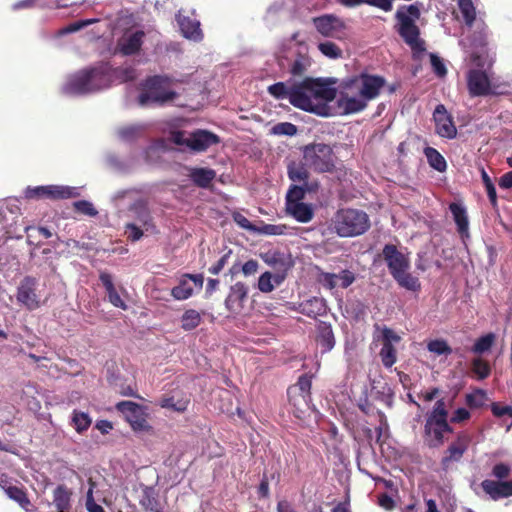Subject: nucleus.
I'll list each match as a JSON object with an SVG mask.
<instances>
[{"instance_id":"nucleus-1","label":"nucleus","mask_w":512,"mask_h":512,"mask_svg":"<svg viewBox=\"0 0 512 512\" xmlns=\"http://www.w3.org/2000/svg\"><path fill=\"white\" fill-rule=\"evenodd\" d=\"M275 99H288L289 103L300 110L327 116L326 104H316L314 100L331 102L336 98L337 90L321 78L305 77L302 81L276 82L267 88Z\"/></svg>"},{"instance_id":"nucleus-2","label":"nucleus","mask_w":512,"mask_h":512,"mask_svg":"<svg viewBox=\"0 0 512 512\" xmlns=\"http://www.w3.org/2000/svg\"><path fill=\"white\" fill-rule=\"evenodd\" d=\"M420 6V2L402 5L395 13L397 32L411 48L414 60H419L426 51L425 41L420 38V28L416 25V20L421 16Z\"/></svg>"},{"instance_id":"nucleus-3","label":"nucleus","mask_w":512,"mask_h":512,"mask_svg":"<svg viewBox=\"0 0 512 512\" xmlns=\"http://www.w3.org/2000/svg\"><path fill=\"white\" fill-rule=\"evenodd\" d=\"M106 64L100 63L73 74L63 87L66 94L84 95L109 88Z\"/></svg>"},{"instance_id":"nucleus-4","label":"nucleus","mask_w":512,"mask_h":512,"mask_svg":"<svg viewBox=\"0 0 512 512\" xmlns=\"http://www.w3.org/2000/svg\"><path fill=\"white\" fill-rule=\"evenodd\" d=\"M177 82L173 77L167 75H154L146 78L141 84V92L138 96L140 106L158 105L173 101L178 94L169 90V87Z\"/></svg>"},{"instance_id":"nucleus-5","label":"nucleus","mask_w":512,"mask_h":512,"mask_svg":"<svg viewBox=\"0 0 512 512\" xmlns=\"http://www.w3.org/2000/svg\"><path fill=\"white\" fill-rule=\"evenodd\" d=\"M334 228L340 237H354L365 233L370 227L368 215L358 209H340L334 216Z\"/></svg>"},{"instance_id":"nucleus-6","label":"nucleus","mask_w":512,"mask_h":512,"mask_svg":"<svg viewBox=\"0 0 512 512\" xmlns=\"http://www.w3.org/2000/svg\"><path fill=\"white\" fill-rule=\"evenodd\" d=\"M305 164L316 172L326 173L335 170V155L330 145L311 143L303 148Z\"/></svg>"},{"instance_id":"nucleus-7","label":"nucleus","mask_w":512,"mask_h":512,"mask_svg":"<svg viewBox=\"0 0 512 512\" xmlns=\"http://www.w3.org/2000/svg\"><path fill=\"white\" fill-rule=\"evenodd\" d=\"M385 85L386 79L383 76L362 72L347 81L343 88L357 92L369 103L380 95Z\"/></svg>"},{"instance_id":"nucleus-8","label":"nucleus","mask_w":512,"mask_h":512,"mask_svg":"<svg viewBox=\"0 0 512 512\" xmlns=\"http://www.w3.org/2000/svg\"><path fill=\"white\" fill-rule=\"evenodd\" d=\"M24 196L28 200H62L77 196V192L73 187L62 185L28 186L24 191Z\"/></svg>"},{"instance_id":"nucleus-9","label":"nucleus","mask_w":512,"mask_h":512,"mask_svg":"<svg viewBox=\"0 0 512 512\" xmlns=\"http://www.w3.org/2000/svg\"><path fill=\"white\" fill-rule=\"evenodd\" d=\"M471 441V435L465 431H461L456 435L455 440L448 445L441 458L440 465L443 471L447 472L453 463L461 461L464 454L468 451Z\"/></svg>"},{"instance_id":"nucleus-10","label":"nucleus","mask_w":512,"mask_h":512,"mask_svg":"<svg viewBox=\"0 0 512 512\" xmlns=\"http://www.w3.org/2000/svg\"><path fill=\"white\" fill-rule=\"evenodd\" d=\"M316 31L325 38L342 40L345 35L346 24L334 14H323L312 18Z\"/></svg>"},{"instance_id":"nucleus-11","label":"nucleus","mask_w":512,"mask_h":512,"mask_svg":"<svg viewBox=\"0 0 512 512\" xmlns=\"http://www.w3.org/2000/svg\"><path fill=\"white\" fill-rule=\"evenodd\" d=\"M116 409L125 416L134 431H149L151 429L146 414L139 404L132 401H121L116 404Z\"/></svg>"},{"instance_id":"nucleus-12","label":"nucleus","mask_w":512,"mask_h":512,"mask_svg":"<svg viewBox=\"0 0 512 512\" xmlns=\"http://www.w3.org/2000/svg\"><path fill=\"white\" fill-rule=\"evenodd\" d=\"M37 285L38 281L35 277L25 276L17 288L16 298L18 303L31 311L40 307V299L37 295Z\"/></svg>"},{"instance_id":"nucleus-13","label":"nucleus","mask_w":512,"mask_h":512,"mask_svg":"<svg viewBox=\"0 0 512 512\" xmlns=\"http://www.w3.org/2000/svg\"><path fill=\"white\" fill-rule=\"evenodd\" d=\"M453 428L449 425L447 419L426 417L424 425V434L428 438L430 447H439L444 443V434L452 433Z\"/></svg>"},{"instance_id":"nucleus-14","label":"nucleus","mask_w":512,"mask_h":512,"mask_svg":"<svg viewBox=\"0 0 512 512\" xmlns=\"http://www.w3.org/2000/svg\"><path fill=\"white\" fill-rule=\"evenodd\" d=\"M382 256L387 264L388 270L392 276L409 270L410 261L398 248L393 244H386L382 250Z\"/></svg>"},{"instance_id":"nucleus-15","label":"nucleus","mask_w":512,"mask_h":512,"mask_svg":"<svg viewBox=\"0 0 512 512\" xmlns=\"http://www.w3.org/2000/svg\"><path fill=\"white\" fill-rule=\"evenodd\" d=\"M467 88L471 97L487 96L492 93L489 77L480 69H471L468 72Z\"/></svg>"},{"instance_id":"nucleus-16","label":"nucleus","mask_w":512,"mask_h":512,"mask_svg":"<svg viewBox=\"0 0 512 512\" xmlns=\"http://www.w3.org/2000/svg\"><path fill=\"white\" fill-rule=\"evenodd\" d=\"M337 106L343 114L348 115L363 111L368 106V102L357 92H351L344 88L337 99Z\"/></svg>"},{"instance_id":"nucleus-17","label":"nucleus","mask_w":512,"mask_h":512,"mask_svg":"<svg viewBox=\"0 0 512 512\" xmlns=\"http://www.w3.org/2000/svg\"><path fill=\"white\" fill-rule=\"evenodd\" d=\"M433 119L435 122V131L439 136L449 139L456 136L457 129L444 105L439 104L436 106Z\"/></svg>"},{"instance_id":"nucleus-18","label":"nucleus","mask_w":512,"mask_h":512,"mask_svg":"<svg viewBox=\"0 0 512 512\" xmlns=\"http://www.w3.org/2000/svg\"><path fill=\"white\" fill-rule=\"evenodd\" d=\"M248 286L243 282H236L229 289L225 299V306L231 313L238 314L244 308V302L248 298Z\"/></svg>"},{"instance_id":"nucleus-19","label":"nucleus","mask_w":512,"mask_h":512,"mask_svg":"<svg viewBox=\"0 0 512 512\" xmlns=\"http://www.w3.org/2000/svg\"><path fill=\"white\" fill-rule=\"evenodd\" d=\"M219 143V136L208 130L197 129L189 134V149L194 152H204Z\"/></svg>"},{"instance_id":"nucleus-20","label":"nucleus","mask_w":512,"mask_h":512,"mask_svg":"<svg viewBox=\"0 0 512 512\" xmlns=\"http://www.w3.org/2000/svg\"><path fill=\"white\" fill-rule=\"evenodd\" d=\"M483 492L493 501L512 496V480L497 481L485 479L480 484Z\"/></svg>"},{"instance_id":"nucleus-21","label":"nucleus","mask_w":512,"mask_h":512,"mask_svg":"<svg viewBox=\"0 0 512 512\" xmlns=\"http://www.w3.org/2000/svg\"><path fill=\"white\" fill-rule=\"evenodd\" d=\"M144 37L145 33L142 30L125 33L118 39L116 49L124 56L134 55L140 51Z\"/></svg>"},{"instance_id":"nucleus-22","label":"nucleus","mask_w":512,"mask_h":512,"mask_svg":"<svg viewBox=\"0 0 512 512\" xmlns=\"http://www.w3.org/2000/svg\"><path fill=\"white\" fill-rule=\"evenodd\" d=\"M176 21L179 25L182 35L189 40L200 42L204 38L201 30L200 21L196 18L183 15L181 11L176 14Z\"/></svg>"},{"instance_id":"nucleus-23","label":"nucleus","mask_w":512,"mask_h":512,"mask_svg":"<svg viewBox=\"0 0 512 512\" xmlns=\"http://www.w3.org/2000/svg\"><path fill=\"white\" fill-rule=\"evenodd\" d=\"M106 64L107 78H109V87L112 85L122 84L133 81L136 78V70L131 66L113 67L109 63Z\"/></svg>"},{"instance_id":"nucleus-24","label":"nucleus","mask_w":512,"mask_h":512,"mask_svg":"<svg viewBox=\"0 0 512 512\" xmlns=\"http://www.w3.org/2000/svg\"><path fill=\"white\" fill-rule=\"evenodd\" d=\"M449 210L452 213L453 220L457 226V231L462 237L469 236V220L466 208L456 202L449 204Z\"/></svg>"},{"instance_id":"nucleus-25","label":"nucleus","mask_w":512,"mask_h":512,"mask_svg":"<svg viewBox=\"0 0 512 512\" xmlns=\"http://www.w3.org/2000/svg\"><path fill=\"white\" fill-rule=\"evenodd\" d=\"M99 279H100L101 283L103 284V286L105 287L109 302L114 307L126 310L128 308V306L124 302V300H122L120 295L118 294V292L114 286V283H113L112 275L109 274L108 272L102 271L99 274Z\"/></svg>"},{"instance_id":"nucleus-26","label":"nucleus","mask_w":512,"mask_h":512,"mask_svg":"<svg viewBox=\"0 0 512 512\" xmlns=\"http://www.w3.org/2000/svg\"><path fill=\"white\" fill-rule=\"evenodd\" d=\"M72 490L66 485H58L53 491V504L57 512H70L72 508Z\"/></svg>"},{"instance_id":"nucleus-27","label":"nucleus","mask_w":512,"mask_h":512,"mask_svg":"<svg viewBox=\"0 0 512 512\" xmlns=\"http://www.w3.org/2000/svg\"><path fill=\"white\" fill-rule=\"evenodd\" d=\"M287 395L289 398L290 404L295 408V416L297 418H302V416L310 410V406L312 403V397L306 395L304 393H300L298 391L292 392V389L288 388Z\"/></svg>"},{"instance_id":"nucleus-28","label":"nucleus","mask_w":512,"mask_h":512,"mask_svg":"<svg viewBox=\"0 0 512 512\" xmlns=\"http://www.w3.org/2000/svg\"><path fill=\"white\" fill-rule=\"evenodd\" d=\"M316 341L322 347L323 352H328L335 346V337L331 324L320 322L317 325Z\"/></svg>"},{"instance_id":"nucleus-29","label":"nucleus","mask_w":512,"mask_h":512,"mask_svg":"<svg viewBox=\"0 0 512 512\" xmlns=\"http://www.w3.org/2000/svg\"><path fill=\"white\" fill-rule=\"evenodd\" d=\"M191 181L200 188L210 187L216 177V172L210 168H191L189 172Z\"/></svg>"},{"instance_id":"nucleus-30","label":"nucleus","mask_w":512,"mask_h":512,"mask_svg":"<svg viewBox=\"0 0 512 512\" xmlns=\"http://www.w3.org/2000/svg\"><path fill=\"white\" fill-rule=\"evenodd\" d=\"M311 66V58L308 53V48L303 47L302 50H298L295 59L290 65L289 72L292 76H302L306 73L307 69Z\"/></svg>"},{"instance_id":"nucleus-31","label":"nucleus","mask_w":512,"mask_h":512,"mask_svg":"<svg viewBox=\"0 0 512 512\" xmlns=\"http://www.w3.org/2000/svg\"><path fill=\"white\" fill-rule=\"evenodd\" d=\"M4 491L8 498L16 502L22 509L25 511L30 510L32 503L24 486L9 485L4 488Z\"/></svg>"},{"instance_id":"nucleus-32","label":"nucleus","mask_w":512,"mask_h":512,"mask_svg":"<svg viewBox=\"0 0 512 512\" xmlns=\"http://www.w3.org/2000/svg\"><path fill=\"white\" fill-rule=\"evenodd\" d=\"M285 279L284 274H275L266 271L260 275L258 279V289L262 293H270L274 290L275 286H279Z\"/></svg>"},{"instance_id":"nucleus-33","label":"nucleus","mask_w":512,"mask_h":512,"mask_svg":"<svg viewBox=\"0 0 512 512\" xmlns=\"http://www.w3.org/2000/svg\"><path fill=\"white\" fill-rule=\"evenodd\" d=\"M140 505L150 512H162V507L158 496L152 487H146L140 499Z\"/></svg>"},{"instance_id":"nucleus-34","label":"nucleus","mask_w":512,"mask_h":512,"mask_svg":"<svg viewBox=\"0 0 512 512\" xmlns=\"http://www.w3.org/2000/svg\"><path fill=\"white\" fill-rule=\"evenodd\" d=\"M131 210L135 214L136 224L142 226L147 231L154 228L153 218L151 216L150 210L145 204H135Z\"/></svg>"},{"instance_id":"nucleus-35","label":"nucleus","mask_w":512,"mask_h":512,"mask_svg":"<svg viewBox=\"0 0 512 512\" xmlns=\"http://www.w3.org/2000/svg\"><path fill=\"white\" fill-rule=\"evenodd\" d=\"M338 3L345 7H357L362 4H367L379 8L385 12H389L393 8L394 0H337Z\"/></svg>"},{"instance_id":"nucleus-36","label":"nucleus","mask_w":512,"mask_h":512,"mask_svg":"<svg viewBox=\"0 0 512 512\" xmlns=\"http://www.w3.org/2000/svg\"><path fill=\"white\" fill-rule=\"evenodd\" d=\"M471 61L480 69H489L494 63V54L490 52L489 48L473 50Z\"/></svg>"},{"instance_id":"nucleus-37","label":"nucleus","mask_w":512,"mask_h":512,"mask_svg":"<svg viewBox=\"0 0 512 512\" xmlns=\"http://www.w3.org/2000/svg\"><path fill=\"white\" fill-rule=\"evenodd\" d=\"M287 209L297 221L302 223L309 222L314 215L311 206L303 202L287 206Z\"/></svg>"},{"instance_id":"nucleus-38","label":"nucleus","mask_w":512,"mask_h":512,"mask_svg":"<svg viewBox=\"0 0 512 512\" xmlns=\"http://www.w3.org/2000/svg\"><path fill=\"white\" fill-rule=\"evenodd\" d=\"M392 277L398 283L399 286L407 290L416 292L419 291L421 288L419 279L413 276L411 273H409L408 270H403L402 272H399L398 274Z\"/></svg>"},{"instance_id":"nucleus-39","label":"nucleus","mask_w":512,"mask_h":512,"mask_svg":"<svg viewBox=\"0 0 512 512\" xmlns=\"http://www.w3.org/2000/svg\"><path fill=\"white\" fill-rule=\"evenodd\" d=\"M471 372L477 380H484L491 374L489 362L481 357H476L471 361Z\"/></svg>"},{"instance_id":"nucleus-40","label":"nucleus","mask_w":512,"mask_h":512,"mask_svg":"<svg viewBox=\"0 0 512 512\" xmlns=\"http://www.w3.org/2000/svg\"><path fill=\"white\" fill-rule=\"evenodd\" d=\"M171 295L176 300H186L193 295V287L185 274L179 280V284L172 288Z\"/></svg>"},{"instance_id":"nucleus-41","label":"nucleus","mask_w":512,"mask_h":512,"mask_svg":"<svg viewBox=\"0 0 512 512\" xmlns=\"http://www.w3.org/2000/svg\"><path fill=\"white\" fill-rule=\"evenodd\" d=\"M202 321L201 314L195 309L186 310L181 317V328L191 331L198 327Z\"/></svg>"},{"instance_id":"nucleus-42","label":"nucleus","mask_w":512,"mask_h":512,"mask_svg":"<svg viewBox=\"0 0 512 512\" xmlns=\"http://www.w3.org/2000/svg\"><path fill=\"white\" fill-rule=\"evenodd\" d=\"M429 165L439 172L446 170L447 164L445 158L433 147H427L424 150Z\"/></svg>"},{"instance_id":"nucleus-43","label":"nucleus","mask_w":512,"mask_h":512,"mask_svg":"<svg viewBox=\"0 0 512 512\" xmlns=\"http://www.w3.org/2000/svg\"><path fill=\"white\" fill-rule=\"evenodd\" d=\"M496 340V335L492 332L479 337L471 348L474 354H483L491 350Z\"/></svg>"},{"instance_id":"nucleus-44","label":"nucleus","mask_w":512,"mask_h":512,"mask_svg":"<svg viewBox=\"0 0 512 512\" xmlns=\"http://www.w3.org/2000/svg\"><path fill=\"white\" fill-rule=\"evenodd\" d=\"M262 259L266 264L274 268L287 270L290 266L285 255L279 251L265 253L262 255Z\"/></svg>"},{"instance_id":"nucleus-45","label":"nucleus","mask_w":512,"mask_h":512,"mask_svg":"<svg viewBox=\"0 0 512 512\" xmlns=\"http://www.w3.org/2000/svg\"><path fill=\"white\" fill-rule=\"evenodd\" d=\"M71 422L76 432L82 434L88 430L92 420L87 413L74 410L72 413Z\"/></svg>"},{"instance_id":"nucleus-46","label":"nucleus","mask_w":512,"mask_h":512,"mask_svg":"<svg viewBox=\"0 0 512 512\" xmlns=\"http://www.w3.org/2000/svg\"><path fill=\"white\" fill-rule=\"evenodd\" d=\"M458 6L468 27H472L476 19V9L472 0H458Z\"/></svg>"},{"instance_id":"nucleus-47","label":"nucleus","mask_w":512,"mask_h":512,"mask_svg":"<svg viewBox=\"0 0 512 512\" xmlns=\"http://www.w3.org/2000/svg\"><path fill=\"white\" fill-rule=\"evenodd\" d=\"M288 177L293 182H305L308 180L309 172L302 164L290 163L287 168Z\"/></svg>"},{"instance_id":"nucleus-48","label":"nucleus","mask_w":512,"mask_h":512,"mask_svg":"<svg viewBox=\"0 0 512 512\" xmlns=\"http://www.w3.org/2000/svg\"><path fill=\"white\" fill-rule=\"evenodd\" d=\"M318 50L330 59H339L343 55L342 49L334 42L325 41L318 44Z\"/></svg>"},{"instance_id":"nucleus-49","label":"nucleus","mask_w":512,"mask_h":512,"mask_svg":"<svg viewBox=\"0 0 512 512\" xmlns=\"http://www.w3.org/2000/svg\"><path fill=\"white\" fill-rule=\"evenodd\" d=\"M380 357L383 365L387 368L392 367L396 363V349L394 348L392 343H383L382 348L380 350Z\"/></svg>"},{"instance_id":"nucleus-50","label":"nucleus","mask_w":512,"mask_h":512,"mask_svg":"<svg viewBox=\"0 0 512 512\" xmlns=\"http://www.w3.org/2000/svg\"><path fill=\"white\" fill-rule=\"evenodd\" d=\"M473 50L488 48V32L487 27L475 31L470 40Z\"/></svg>"},{"instance_id":"nucleus-51","label":"nucleus","mask_w":512,"mask_h":512,"mask_svg":"<svg viewBox=\"0 0 512 512\" xmlns=\"http://www.w3.org/2000/svg\"><path fill=\"white\" fill-rule=\"evenodd\" d=\"M311 387H312V375L303 374L298 378V381L295 385L290 386L292 392L298 391L300 393H304L306 397L311 396Z\"/></svg>"},{"instance_id":"nucleus-52","label":"nucleus","mask_w":512,"mask_h":512,"mask_svg":"<svg viewBox=\"0 0 512 512\" xmlns=\"http://www.w3.org/2000/svg\"><path fill=\"white\" fill-rule=\"evenodd\" d=\"M427 349L429 352L436 355H449L452 353L451 347L443 339L431 340L427 344Z\"/></svg>"},{"instance_id":"nucleus-53","label":"nucleus","mask_w":512,"mask_h":512,"mask_svg":"<svg viewBox=\"0 0 512 512\" xmlns=\"http://www.w3.org/2000/svg\"><path fill=\"white\" fill-rule=\"evenodd\" d=\"M481 176H482V181L485 186L489 201H490L491 205L494 208H496L498 205L496 188H495L491 178L489 177V175L486 173L485 170H482Z\"/></svg>"},{"instance_id":"nucleus-54","label":"nucleus","mask_w":512,"mask_h":512,"mask_svg":"<svg viewBox=\"0 0 512 512\" xmlns=\"http://www.w3.org/2000/svg\"><path fill=\"white\" fill-rule=\"evenodd\" d=\"M305 194V188L302 187V185H292L286 195L287 206L293 205L294 203H301Z\"/></svg>"},{"instance_id":"nucleus-55","label":"nucleus","mask_w":512,"mask_h":512,"mask_svg":"<svg viewBox=\"0 0 512 512\" xmlns=\"http://www.w3.org/2000/svg\"><path fill=\"white\" fill-rule=\"evenodd\" d=\"M485 392L482 389H477L472 393L466 395V404L470 408H480L484 404Z\"/></svg>"},{"instance_id":"nucleus-56","label":"nucleus","mask_w":512,"mask_h":512,"mask_svg":"<svg viewBox=\"0 0 512 512\" xmlns=\"http://www.w3.org/2000/svg\"><path fill=\"white\" fill-rule=\"evenodd\" d=\"M271 131L275 135L294 136L297 133V127L290 122H281L274 125Z\"/></svg>"},{"instance_id":"nucleus-57","label":"nucleus","mask_w":512,"mask_h":512,"mask_svg":"<svg viewBox=\"0 0 512 512\" xmlns=\"http://www.w3.org/2000/svg\"><path fill=\"white\" fill-rule=\"evenodd\" d=\"M511 467L503 462L497 463L493 466L491 475L496 478L497 481H503L510 476Z\"/></svg>"},{"instance_id":"nucleus-58","label":"nucleus","mask_w":512,"mask_h":512,"mask_svg":"<svg viewBox=\"0 0 512 512\" xmlns=\"http://www.w3.org/2000/svg\"><path fill=\"white\" fill-rule=\"evenodd\" d=\"M429 418H439L448 420V410L444 399H439L434 404L432 411L427 415Z\"/></svg>"},{"instance_id":"nucleus-59","label":"nucleus","mask_w":512,"mask_h":512,"mask_svg":"<svg viewBox=\"0 0 512 512\" xmlns=\"http://www.w3.org/2000/svg\"><path fill=\"white\" fill-rule=\"evenodd\" d=\"M336 279L339 287L346 289L354 283L356 277L352 271L344 269L340 273L336 274Z\"/></svg>"},{"instance_id":"nucleus-60","label":"nucleus","mask_w":512,"mask_h":512,"mask_svg":"<svg viewBox=\"0 0 512 512\" xmlns=\"http://www.w3.org/2000/svg\"><path fill=\"white\" fill-rule=\"evenodd\" d=\"M74 208L77 212L91 217L96 216L98 213L93 204L86 200L76 201L74 203Z\"/></svg>"},{"instance_id":"nucleus-61","label":"nucleus","mask_w":512,"mask_h":512,"mask_svg":"<svg viewBox=\"0 0 512 512\" xmlns=\"http://www.w3.org/2000/svg\"><path fill=\"white\" fill-rule=\"evenodd\" d=\"M319 282L328 290H333L336 287H339L335 273L322 272L319 276Z\"/></svg>"},{"instance_id":"nucleus-62","label":"nucleus","mask_w":512,"mask_h":512,"mask_svg":"<svg viewBox=\"0 0 512 512\" xmlns=\"http://www.w3.org/2000/svg\"><path fill=\"white\" fill-rule=\"evenodd\" d=\"M142 226H139L136 223H127L125 225V232L127 234V238L132 241H138L143 236V231L141 229Z\"/></svg>"},{"instance_id":"nucleus-63","label":"nucleus","mask_w":512,"mask_h":512,"mask_svg":"<svg viewBox=\"0 0 512 512\" xmlns=\"http://www.w3.org/2000/svg\"><path fill=\"white\" fill-rule=\"evenodd\" d=\"M429 56L434 73L439 77L445 76L447 74V69L441 58L434 53H430Z\"/></svg>"},{"instance_id":"nucleus-64","label":"nucleus","mask_w":512,"mask_h":512,"mask_svg":"<svg viewBox=\"0 0 512 512\" xmlns=\"http://www.w3.org/2000/svg\"><path fill=\"white\" fill-rule=\"evenodd\" d=\"M233 220L239 227H241L245 230H248L251 232L257 231V227L255 225H253L243 214H241L239 212H236L233 214Z\"/></svg>"}]
</instances>
